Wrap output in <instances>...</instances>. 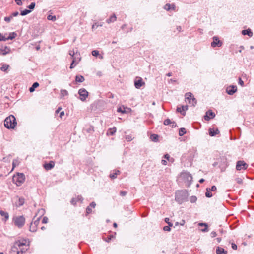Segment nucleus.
I'll use <instances>...</instances> for the list:
<instances>
[{"instance_id": "f257e3e1", "label": "nucleus", "mask_w": 254, "mask_h": 254, "mask_svg": "<svg viewBox=\"0 0 254 254\" xmlns=\"http://www.w3.org/2000/svg\"><path fill=\"white\" fill-rule=\"evenodd\" d=\"M4 124L7 128L13 129L17 124L15 117L13 115H10L7 117L4 120Z\"/></svg>"}, {"instance_id": "f03ea898", "label": "nucleus", "mask_w": 254, "mask_h": 254, "mask_svg": "<svg viewBox=\"0 0 254 254\" xmlns=\"http://www.w3.org/2000/svg\"><path fill=\"white\" fill-rule=\"evenodd\" d=\"M187 198L186 192L183 190H178L176 192L175 200L181 204Z\"/></svg>"}, {"instance_id": "7ed1b4c3", "label": "nucleus", "mask_w": 254, "mask_h": 254, "mask_svg": "<svg viewBox=\"0 0 254 254\" xmlns=\"http://www.w3.org/2000/svg\"><path fill=\"white\" fill-rule=\"evenodd\" d=\"M25 175L23 173H18L13 177V181L15 182L17 186H20L25 181Z\"/></svg>"}, {"instance_id": "20e7f679", "label": "nucleus", "mask_w": 254, "mask_h": 254, "mask_svg": "<svg viewBox=\"0 0 254 254\" xmlns=\"http://www.w3.org/2000/svg\"><path fill=\"white\" fill-rule=\"evenodd\" d=\"M24 244L20 242H16L14 246L12 247L10 251V254H20V251L19 250V248L22 246H23Z\"/></svg>"}, {"instance_id": "39448f33", "label": "nucleus", "mask_w": 254, "mask_h": 254, "mask_svg": "<svg viewBox=\"0 0 254 254\" xmlns=\"http://www.w3.org/2000/svg\"><path fill=\"white\" fill-rule=\"evenodd\" d=\"M13 221L15 225L18 227L19 228H20L24 225L25 222V219L23 216H20L14 218Z\"/></svg>"}, {"instance_id": "423d86ee", "label": "nucleus", "mask_w": 254, "mask_h": 254, "mask_svg": "<svg viewBox=\"0 0 254 254\" xmlns=\"http://www.w3.org/2000/svg\"><path fill=\"white\" fill-rule=\"evenodd\" d=\"M40 219V217H38L31 223L29 227V230L30 231L33 232L36 231L37 226L39 223Z\"/></svg>"}, {"instance_id": "0eeeda50", "label": "nucleus", "mask_w": 254, "mask_h": 254, "mask_svg": "<svg viewBox=\"0 0 254 254\" xmlns=\"http://www.w3.org/2000/svg\"><path fill=\"white\" fill-rule=\"evenodd\" d=\"M78 93L80 97V100L83 101H85L88 96V92L84 88L79 89Z\"/></svg>"}, {"instance_id": "6e6552de", "label": "nucleus", "mask_w": 254, "mask_h": 254, "mask_svg": "<svg viewBox=\"0 0 254 254\" xmlns=\"http://www.w3.org/2000/svg\"><path fill=\"white\" fill-rule=\"evenodd\" d=\"M248 165L244 161H238L236 164V169L237 170H241L242 169H246Z\"/></svg>"}, {"instance_id": "1a4fd4ad", "label": "nucleus", "mask_w": 254, "mask_h": 254, "mask_svg": "<svg viewBox=\"0 0 254 254\" xmlns=\"http://www.w3.org/2000/svg\"><path fill=\"white\" fill-rule=\"evenodd\" d=\"M222 42L219 40L217 37L214 36L213 37V42L211 43V45L212 47H220L222 45Z\"/></svg>"}, {"instance_id": "9d476101", "label": "nucleus", "mask_w": 254, "mask_h": 254, "mask_svg": "<svg viewBox=\"0 0 254 254\" xmlns=\"http://www.w3.org/2000/svg\"><path fill=\"white\" fill-rule=\"evenodd\" d=\"M237 90V88L236 86L231 85L227 87L226 88V92L229 95H233L235 93Z\"/></svg>"}, {"instance_id": "9b49d317", "label": "nucleus", "mask_w": 254, "mask_h": 254, "mask_svg": "<svg viewBox=\"0 0 254 254\" xmlns=\"http://www.w3.org/2000/svg\"><path fill=\"white\" fill-rule=\"evenodd\" d=\"M188 109V105H183L181 107H177L176 111L180 113L182 115L185 116L186 115V111Z\"/></svg>"}, {"instance_id": "f8f14e48", "label": "nucleus", "mask_w": 254, "mask_h": 254, "mask_svg": "<svg viewBox=\"0 0 254 254\" xmlns=\"http://www.w3.org/2000/svg\"><path fill=\"white\" fill-rule=\"evenodd\" d=\"M215 115L212 110H209L206 112V115L204 116V118L206 121H209L210 119L213 118Z\"/></svg>"}, {"instance_id": "ddd939ff", "label": "nucleus", "mask_w": 254, "mask_h": 254, "mask_svg": "<svg viewBox=\"0 0 254 254\" xmlns=\"http://www.w3.org/2000/svg\"><path fill=\"white\" fill-rule=\"evenodd\" d=\"M145 83L143 82L141 77H138V79L135 80L134 81V86L137 89H139Z\"/></svg>"}, {"instance_id": "4468645a", "label": "nucleus", "mask_w": 254, "mask_h": 254, "mask_svg": "<svg viewBox=\"0 0 254 254\" xmlns=\"http://www.w3.org/2000/svg\"><path fill=\"white\" fill-rule=\"evenodd\" d=\"M83 198L81 195H78L75 198H73L70 201V203L72 205L75 206L76 205V203L78 201L82 202L83 200Z\"/></svg>"}, {"instance_id": "2eb2a0df", "label": "nucleus", "mask_w": 254, "mask_h": 254, "mask_svg": "<svg viewBox=\"0 0 254 254\" xmlns=\"http://www.w3.org/2000/svg\"><path fill=\"white\" fill-rule=\"evenodd\" d=\"M55 166V162L53 161H50L48 163L44 165V167L46 170L52 169Z\"/></svg>"}, {"instance_id": "dca6fc26", "label": "nucleus", "mask_w": 254, "mask_h": 254, "mask_svg": "<svg viewBox=\"0 0 254 254\" xmlns=\"http://www.w3.org/2000/svg\"><path fill=\"white\" fill-rule=\"evenodd\" d=\"M10 52V49L9 47L5 46L4 49H0V55H5Z\"/></svg>"}, {"instance_id": "f3484780", "label": "nucleus", "mask_w": 254, "mask_h": 254, "mask_svg": "<svg viewBox=\"0 0 254 254\" xmlns=\"http://www.w3.org/2000/svg\"><path fill=\"white\" fill-rule=\"evenodd\" d=\"M185 96L186 101H188L189 104H191V100L192 99V98L193 97L192 94L190 92H188L185 94Z\"/></svg>"}, {"instance_id": "a211bd4d", "label": "nucleus", "mask_w": 254, "mask_h": 254, "mask_svg": "<svg viewBox=\"0 0 254 254\" xmlns=\"http://www.w3.org/2000/svg\"><path fill=\"white\" fill-rule=\"evenodd\" d=\"M164 9L165 10H166L167 11H169V10H170L171 9L175 10V9H176V6L174 4H169V3H167L164 6Z\"/></svg>"}, {"instance_id": "6ab92c4d", "label": "nucleus", "mask_w": 254, "mask_h": 254, "mask_svg": "<svg viewBox=\"0 0 254 254\" xmlns=\"http://www.w3.org/2000/svg\"><path fill=\"white\" fill-rule=\"evenodd\" d=\"M219 133V130H218V129H216L214 130L213 128H210L209 129V134L211 136H214Z\"/></svg>"}, {"instance_id": "aec40b11", "label": "nucleus", "mask_w": 254, "mask_h": 254, "mask_svg": "<svg viewBox=\"0 0 254 254\" xmlns=\"http://www.w3.org/2000/svg\"><path fill=\"white\" fill-rule=\"evenodd\" d=\"M17 198H18V201L15 203L16 206L17 207H20L23 205V204L24 203L25 199L22 197L18 198V197H17Z\"/></svg>"}, {"instance_id": "412c9836", "label": "nucleus", "mask_w": 254, "mask_h": 254, "mask_svg": "<svg viewBox=\"0 0 254 254\" xmlns=\"http://www.w3.org/2000/svg\"><path fill=\"white\" fill-rule=\"evenodd\" d=\"M216 254H227V252L223 248L218 247L216 251Z\"/></svg>"}, {"instance_id": "4be33fe9", "label": "nucleus", "mask_w": 254, "mask_h": 254, "mask_svg": "<svg viewBox=\"0 0 254 254\" xmlns=\"http://www.w3.org/2000/svg\"><path fill=\"white\" fill-rule=\"evenodd\" d=\"M242 33L244 35H248L249 37H252L253 36V32L250 29L247 30H243Z\"/></svg>"}, {"instance_id": "5701e85b", "label": "nucleus", "mask_w": 254, "mask_h": 254, "mask_svg": "<svg viewBox=\"0 0 254 254\" xmlns=\"http://www.w3.org/2000/svg\"><path fill=\"white\" fill-rule=\"evenodd\" d=\"M198 225L199 226H204V228H203V229H202L201 230V231L203 232H207L208 231V225L206 223H199L198 224Z\"/></svg>"}, {"instance_id": "b1692460", "label": "nucleus", "mask_w": 254, "mask_h": 254, "mask_svg": "<svg viewBox=\"0 0 254 254\" xmlns=\"http://www.w3.org/2000/svg\"><path fill=\"white\" fill-rule=\"evenodd\" d=\"M116 16L115 14H113L110 17L106 20V22L108 23L113 22L116 20Z\"/></svg>"}, {"instance_id": "393cba45", "label": "nucleus", "mask_w": 254, "mask_h": 254, "mask_svg": "<svg viewBox=\"0 0 254 254\" xmlns=\"http://www.w3.org/2000/svg\"><path fill=\"white\" fill-rule=\"evenodd\" d=\"M85 80L84 77L82 75H76L75 81L77 82H83Z\"/></svg>"}, {"instance_id": "a878e982", "label": "nucleus", "mask_w": 254, "mask_h": 254, "mask_svg": "<svg viewBox=\"0 0 254 254\" xmlns=\"http://www.w3.org/2000/svg\"><path fill=\"white\" fill-rule=\"evenodd\" d=\"M39 84L38 82H34L32 86L29 88V91L30 92H33L34 91L35 89L39 86Z\"/></svg>"}, {"instance_id": "bb28decb", "label": "nucleus", "mask_w": 254, "mask_h": 254, "mask_svg": "<svg viewBox=\"0 0 254 254\" xmlns=\"http://www.w3.org/2000/svg\"><path fill=\"white\" fill-rule=\"evenodd\" d=\"M120 173V171L119 170H116L114 173L110 175V177L112 179H115Z\"/></svg>"}, {"instance_id": "cd10ccee", "label": "nucleus", "mask_w": 254, "mask_h": 254, "mask_svg": "<svg viewBox=\"0 0 254 254\" xmlns=\"http://www.w3.org/2000/svg\"><path fill=\"white\" fill-rule=\"evenodd\" d=\"M159 136L155 134H151L150 136V139L154 142H157L158 141Z\"/></svg>"}, {"instance_id": "c85d7f7f", "label": "nucleus", "mask_w": 254, "mask_h": 254, "mask_svg": "<svg viewBox=\"0 0 254 254\" xmlns=\"http://www.w3.org/2000/svg\"><path fill=\"white\" fill-rule=\"evenodd\" d=\"M116 131V128L115 127H114L112 128H110L108 129L107 134H110L111 135H113L115 134V133Z\"/></svg>"}, {"instance_id": "c756f323", "label": "nucleus", "mask_w": 254, "mask_h": 254, "mask_svg": "<svg viewBox=\"0 0 254 254\" xmlns=\"http://www.w3.org/2000/svg\"><path fill=\"white\" fill-rule=\"evenodd\" d=\"M0 214L1 215V216L4 217L5 221L6 220H7L9 218V215H8V213L5 212L2 210H1L0 211Z\"/></svg>"}, {"instance_id": "7c9ffc66", "label": "nucleus", "mask_w": 254, "mask_h": 254, "mask_svg": "<svg viewBox=\"0 0 254 254\" xmlns=\"http://www.w3.org/2000/svg\"><path fill=\"white\" fill-rule=\"evenodd\" d=\"M16 36V34L15 33H14V32L11 33H10L9 35L7 37H6V40H12V39H14Z\"/></svg>"}, {"instance_id": "2f4dec72", "label": "nucleus", "mask_w": 254, "mask_h": 254, "mask_svg": "<svg viewBox=\"0 0 254 254\" xmlns=\"http://www.w3.org/2000/svg\"><path fill=\"white\" fill-rule=\"evenodd\" d=\"M186 132V129L185 128H181L179 131V135L180 136L184 135Z\"/></svg>"}, {"instance_id": "473e14b6", "label": "nucleus", "mask_w": 254, "mask_h": 254, "mask_svg": "<svg viewBox=\"0 0 254 254\" xmlns=\"http://www.w3.org/2000/svg\"><path fill=\"white\" fill-rule=\"evenodd\" d=\"M205 195L207 197H211L212 196V194L210 192V189H208V188L206 189V192L205 193Z\"/></svg>"}, {"instance_id": "72a5a7b5", "label": "nucleus", "mask_w": 254, "mask_h": 254, "mask_svg": "<svg viewBox=\"0 0 254 254\" xmlns=\"http://www.w3.org/2000/svg\"><path fill=\"white\" fill-rule=\"evenodd\" d=\"M31 12V10L28 9H25L23 11H21L20 14L22 16L26 15L29 13Z\"/></svg>"}, {"instance_id": "f704fd0d", "label": "nucleus", "mask_w": 254, "mask_h": 254, "mask_svg": "<svg viewBox=\"0 0 254 254\" xmlns=\"http://www.w3.org/2000/svg\"><path fill=\"white\" fill-rule=\"evenodd\" d=\"M47 19L49 20H52L53 21H55L56 20V17L55 16H52L51 15H49L47 16Z\"/></svg>"}, {"instance_id": "c9c22d12", "label": "nucleus", "mask_w": 254, "mask_h": 254, "mask_svg": "<svg viewBox=\"0 0 254 254\" xmlns=\"http://www.w3.org/2000/svg\"><path fill=\"white\" fill-rule=\"evenodd\" d=\"M123 108L124 109L123 110L122 109V107H120V108H118L117 112H121L122 113H126V111L125 110V107L124 106H123Z\"/></svg>"}, {"instance_id": "e433bc0d", "label": "nucleus", "mask_w": 254, "mask_h": 254, "mask_svg": "<svg viewBox=\"0 0 254 254\" xmlns=\"http://www.w3.org/2000/svg\"><path fill=\"white\" fill-rule=\"evenodd\" d=\"M61 93L63 96H67L68 94V92L64 89L61 90Z\"/></svg>"}, {"instance_id": "4c0bfd02", "label": "nucleus", "mask_w": 254, "mask_h": 254, "mask_svg": "<svg viewBox=\"0 0 254 254\" xmlns=\"http://www.w3.org/2000/svg\"><path fill=\"white\" fill-rule=\"evenodd\" d=\"M172 123L171 121L169 119H167L164 120V124L165 125H168L169 124H171Z\"/></svg>"}, {"instance_id": "58836bf2", "label": "nucleus", "mask_w": 254, "mask_h": 254, "mask_svg": "<svg viewBox=\"0 0 254 254\" xmlns=\"http://www.w3.org/2000/svg\"><path fill=\"white\" fill-rule=\"evenodd\" d=\"M9 67V65H3L1 67V70L3 71H6L8 68Z\"/></svg>"}, {"instance_id": "ea45409f", "label": "nucleus", "mask_w": 254, "mask_h": 254, "mask_svg": "<svg viewBox=\"0 0 254 254\" xmlns=\"http://www.w3.org/2000/svg\"><path fill=\"white\" fill-rule=\"evenodd\" d=\"M165 222L168 224V226H173V224L170 222V219L169 218H165Z\"/></svg>"}, {"instance_id": "a19ab883", "label": "nucleus", "mask_w": 254, "mask_h": 254, "mask_svg": "<svg viewBox=\"0 0 254 254\" xmlns=\"http://www.w3.org/2000/svg\"><path fill=\"white\" fill-rule=\"evenodd\" d=\"M92 54L93 56L97 57L99 55V52L97 50H93L92 52Z\"/></svg>"}, {"instance_id": "79ce46f5", "label": "nucleus", "mask_w": 254, "mask_h": 254, "mask_svg": "<svg viewBox=\"0 0 254 254\" xmlns=\"http://www.w3.org/2000/svg\"><path fill=\"white\" fill-rule=\"evenodd\" d=\"M125 138L127 141H130L133 139V138L130 135H126Z\"/></svg>"}, {"instance_id": "37998d69", "label": "nucleus", "mask_w": 254, "mask_h": 254, "mask_svg": "<svg viewBox=\"0 0 254 254\" xmlns=\"http://www.w3.org/2000/svg\"><path fill=\"white\" fill-rule=\"evenodd\" d=\"M18 165V162L17 160H14L13 161V162H12V166H13V168L12 169H13V168L16 167V166H17Z\"/></svg>"}, {"instance_id": "c03bdc74", "label": "nucleus", "mask_w": 254, "mask_h": 254, "mask_svg": "<svg viewBox=\"0 0 254 254\" xmlns=\"http://www.w3.org/2000/svg\"><path fill=\"white\" fill-rule=\"evenodd\" d=\"M191 103L190 104H191L193 106H194L196 104V102H197L196 99L193 97L192 98V99L191 100Z\"/></svg>"}, {"instance_id": "a18cd8bd", "label": "nucleus", "mask_w": 254, "mask_h": 254, "mask_svg": "<svg viewBox=\"0 0 254 254\" xmlns=\"http://www.w3.org/2000/svg\"><path fill=\"white\" fill-rule=\"evenodd\" d=\"M35 6V2H32L29 6L28 8L30 9H33Z\"/></svg>"}, {"instance_id": "49530a36", "label": "nucleus", "mask_w": 254, "mask_h": 254, "mask_svg": "<svg viewBox=\"0 0 254 254\" xmlns=\"http://www.w3.org/2000/svg\"><path fill=\"white\" fill-rule=\"evenodd\" d=\"M12 18V16H10L9 17H5L4 18V20L7 22H9Z\"/></svg>"}, {"instance_id": "de8ad7c7", "label": "nucleus", "mask_w": 254, "mask_h": 254, "mask_svg": "<svg viewBox=\"0 0 254 254\" xmlns=\"http://www.w3.org/2000/svg\"><path fill=\"white\" fill-rule=\"evenodd\" d=\"M48 219L47 217H44L42 219V222L43 224H46L48 222Z\"/></svg>"}, {"instance_id": "09e8293b", "label": "nucleus", "mask_w": 254, "mask_h": 254, "mask_svg": "<svg viewBox=\"0 0 254 254\" xmlns=\"http://www.w3.org/2000/svg\"><path fill=\"white\" fill-rule=\"evenodd\" d=\"M86 211L87 214H89L92 212V209L89 206L87 207Z\"/></svg>"}, {"instance_id": "8fccbe9b", "label": "nucleus", "mask_w": 254, "mask_h": 254, "mask_svg": "<svg viewBox=\"0 0 254 254\" xmlns=\"http://www.w3.org/2000/svg\"><path fill=\"white\" fill-rule=\"evenodd\" d=\"M196 200H197V198L196 196H192L190 198V201L191 203H194L196 201Z\"/></svg>"}, {"instance_id": "3c124183", "label": "nucleus", "mask_w": 254, "mask_h": 254, "mask_svg": "<svg viewBox=\"0 0 254 254\" xmlns=\"http://www.w3.org/2000/svg\"><path fill=\"white\" fill-rule=\"evenodd\" d=\"M170 227L171 226H164L163 228V230L166 231H170L171 230Z\"/></svg>"}, {"instance_id": "603ef678", "label": "nucleus", "mask_w": 254, "mask_h": 254, "mask_svg": "<svg viewBox=\"0 0 254 254\" xmlns=\"http://www.w3.org/2000/svg\"><path fill=\"white\" fill-rule=\"evenodd\" d=\"M74 63H75V59H73L72 60V63H71V64H70V69H72V68H73L75 67V65H74Z\"/></svg>"}, {"instance_id": "864d4df0", "label": "nucleus", "mask_w": 254, "mask_h": 254, "mask_svg": "<svg viewBox=\"0 0 254 254\" xmlns=\"http://www.w3.org/2000/svg\"><path fill=\"white\" fill-rule=\"evenodd\" d=\"M164 157L168 161H170V160L172 159V158H171L169 155L168 154L164 155Z\"/></svg>"}, {"instance_id": "5fc2aeb1", "label": "nucleus", "mask_w": 254, "mask_h": 254, "mask_svg": "<svg viewBox=\"0 0 254 254\" xmlns=\"http://www.w3.org/2000/svg\"><path fill=\"white\" fill-rule=\"evenodd\" d=\"M208 189H210V191H214L217 190V188L215 186H213L211 188H208Z\"/></svg>"}, {"instance_id": "6e6d98bb", "label": "nucleus", "mask_w": 254, "mask_h": 254, "mask_svg": "<svg viewBox=\"0 0 254 254\" xmlns=\"http://www.w3.org/2000/svg\"><path fill=\"white\" fill-rule=\"evenodd\" d=\"M239 84L240 85H241V86H244V82L241 78H239Z\"/></svg>"}, {"instance_id": "4d7b16f0", "label": "nucleus", "mask_w": 254, "mask_h": 254, "mask_svg": "<svg viewBox=\"0 0 254 254\" xmlns=\"http://www.w3.org/2000/svg\"><path fill=\"white\" fill-rule=\"evenodd\" d=\"M127 193V191H120V195H121L122 196H125Z\"/></svg>"}, {"instance_id": "13d9d810", "label": "nucleus", "mask_w": 254, "mask_h": 254, "mask_svg": "<svg viewBox=\"0 0 254 254\" xmlns=\"http://www.w3.org/2000/svg\"><path fill=\"white\" fill-rule=\"evenodd\" d=\"M69 54L71 56L72 59L74 58V52L73 51H70L69 52Z\"/></svg>"}, {"instance_id": "bf43d9fd", "label": "nucleus", "mask_w": 254, "mask_h": 254, "mask_svg": "<svg viewBox=\"0 0 254 254\" xmlns=\"http://www.w3.org/2000/svg\"><path fill=\"white\" fill-rule=\"evenodd\" d=\"M16 4L18 5H21L22 3L21 2V0H15Z\"/></svg>"}, {"instance_id": "052dcab7", "label": "nucleus", "mask_w": 254, "mask_h": 254, "mask_svg": "<svg viewBox=\"0 0 254 254\" xmlns=\"http://www.w3.org/2000/svg\"><path fill=\"white\" fill-rule=\"evenodd\" d=\"M19 14V13L18 11H15L11 14L10 16H12L13 17L17 16Z\"/></svg>"}, {"instance_id": "680f3d73", "label": "nucleus", "mask_w": 254, "mask_h": 254, "mask_svg": "<svg viewBox=\"0 0 254 254\" xmlns=\"http://www.w3.org/2000/svg\"><path fill=\"white\" fill-rule=\"evenodd\" d=\"M232 248L234 250H237V245L235 244L232 243Z\"/></svg>"}, {"instance_id": "e2e57ef3", "label": "nucleus", "mask_w": 254, "mask_h": 254, "mask_svg": "<svg viewBox=\"0 0 254 254\" xmlns=\"http://www.w3.org/2000/svg\"><path fill=\"white\" fill-rule=\"evenodd\" d=\"M19 250L20 251V254H23V253L25 252V250L21 249L20 248H19Z\"/></svg>"}, {"instance_id": "0e129e2a", "label": "nucleus", "mask_w": 254, "mask_h": 254, "mask_svg": "<svg viewBox=\"0 0 254 254\" xmlns=\"http://www.w3.org/2000/svg\"><path fill=\"white\" fill-rule=\"evenodd\" d=\"M96 206V203L94 202H92L90 204V207H91L92 208H94Z\"/></svg>"}, {"instance_id": "69168bd1", "label": "nucleus", "mask_w": 254, "mask_h": 254, "mask_svg": "<svg viewBox=\"0 0 254 254\" xmlns=\"http://www.w3.org/2000/svg\"><path fill=\"white\" fill-rule=\"evenodd\" d=\"M236 181L239 184H241L242 183V180L241 178H237Z\"/></svg>"}, {"instance_id": "338daca9", "label": "nucleus", "mask_w": 254, "mask_h": 254, "mask_svg": "<svg viewBox=\"0 0 254 254\" xmlns=\"http://www.w3.org/2000/svg\"><path fill=\"white\" fill-rule=\"evenodd\" d=\"M211 235H212L211 236L212 237H215L216 236L217 234H216V232L213 231L211 232Z\"/></svg>"}, {"instance_id": "774afa93", "label": "nucleus", "mask_w": 254, "mask_h": 254, "mask_svg": "<svg viewBox=\"0 0 254 254\" xmlns=\"http://www.w3.org/2000/svg\"><path fill=\"white\" fill-rule=\"evenodd\" d=\"M161 163L164 165H167V161L165 160H162Z\"/></svg>"}]
</instances>
